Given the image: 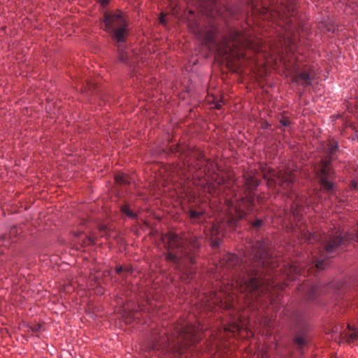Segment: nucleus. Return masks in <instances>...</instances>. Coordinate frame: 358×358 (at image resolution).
<instances>
[{
  "mask_svg": "<svg viewBox=\"0 0 358 358\" xmlns=\"http://www.w3.org/2000/svg\"><path fill=\"white\" fill-rule=\"evenodd\" d=\"M162 241L169 250L166 260L177 264L178 268L181 270L182 278H189L193 274L194 268L188 264L192 265L194 263L193 250L201 245V239L196 236H192L187 243L186 238L170 232L162 236Z\"/></svg>",
  "mask_w": 358,
  "mask_h": 358,
  "instance_id": "f257e3e1",
  "label": "nucleus"
},
{
  "mask_svg": "<svg viewBox=\"0 0 358 358\" xmlns=\"http://www.w3.org/2000/svg\"><path fill=\"white\" fill-rule=\"evenodd\" d=\"M245 48L241 42L238 32H232L229 38H224L217 47V52L227 61V64L236 71L245 63Z\"/></svg>",
  "mask_w": 358,
  "mask_h": 358,
  "instance_id": "f03ea898",
  "label": "nucleus"
},
{
  "mask_svg": "<svg viewBox=\"0 0 358 358\" xmlns=\"http://www.w3.org/2000/svg\"><path fill=\"white\" fill-rule=\"evenodd\" d=\"M245 280L243 279L241 281L237 280L236 281V287L240 285V292H243L245 290V287L242 285L245 283ZM235 287L234 284L231 286H227L223 287L222 285L220 286V290L218 292L210 294L209 296H206L205 301H203L204 305L208 308L209 310H213L215 307L230 309L234 308V297L232 292V288Z\"/></svg>",
  "mask_w": 358,
  "mask_h": 358,
  "instance_id": "7ed1b4c3",
  "label": "nucleus"
},
{
  "mask_svg": "<svg viewBox=\"0 0 358 358\" xmlns=\"http://www.w3.org/2000/svg\"><path fill=\"white\" fill-rule=\"evenodd\" d=\"M296 14L295 6L293 3V1L289 2L287 5H285V3H282V5L280 7V10L275 11V13H271V15H276L280 21H282L285 24V30L286 32V35L284 37V43L280 45L282 48L285 45V48L287 46H289V49L291 52L293 51L294 47L295 45V34H292L293 24L292 20H289L288 18L290 17H294Z\"/></svg>",
  "mask_w": 358,
  "mask_h": 358,
  "instance_id": "20e7f679",
  "label": "nucleus"
},
{
  "mask_svg": "<svg viewBox=\"0 0 358 358\" xmlns=\"http://www.w3.org/2000/svg\"><path fill=\"white\" fill-rule=\"evenodd\" d=\"M103 22L104 30L112 34L118 43L124 41L127 24L120 13H106Z\"/></svg>",
  "mask_w": 358,
  "mask_h": 358,
  "instance_id": "39448f33",
  "label": "nucleus"
},
{
  "mask_svg": "<svg viewBox=\"0 0 358 358\" xmlns=\"http://www.w3.org/2000/svg\"><path fill=\"white\" fill-rule=\"evenodd\" d=\"M254 259L258 266L262 268L270 269L277 266V264L270 252L268 246L263 241H258L252 246Z\"/></svg>",
  "mask_w": 358,
  "mask_h": 358,
  "instance_id": "423d86ee",
  "label": "nucleus"
},
{
  "mask_svg": "<svg viewBox=\"0 0 358 358\" xmlns=\"http://www.w3.org/2000/svg\"><path fill=\"white\" fill-rule=\"evenodd\" d=\"M338 149V145L336 142L329 143L327 153L329 159L328 161L324 162V164L323 165L321 170L322 176L320 178V185L327 192H331L334 190V183L330 180L331 176V169L329 166V163L331 160L335 158V155Z\"/></svg>",
  "mask_w": 358,
  "mask_h": 358,
  "instance_id": "0eeeda50",
  "label": "nucleus"
},
{
  "mask_svg": "<svg viewBox=\"0 0 358 358\" xmlns=\"http://www.w3.org/2000/svg\"><path fill=\"white\" fill-rule=\"evenodd\" d=\"M176 333L180 339V342L185 341H189L192 343L198 342L199 333L203 331V327L199 324H189V322L177 324L175 327Z\"/></svg>",
  "mask_w": 358,
  "mask_h": 358,
  "instance_id": "6e6552de",
  "label": "nucleus"
},
{
  "mask_svg": "<svg viewBox=\"0 0 358 358\" xmlns=\"http://www.w3.org/2000/svg\"><path fill=\"white\" fill-rule=\"evenodd\" d=\"M188 27L189 30L194 33L196 37L201 40L203 43L208 45V43L214 41L215 29L210 28H201L199 24L196 22H192L188 18Z\"/></svg>",
  "mask_w": 358,
  "mask_h": 358,
  "instance_id": "1a4fd4ad",
  "label": "nucleus"
},
{
  "mask_svg": "<svg viewBox=\"0 0 358 358\" xmlns=\"http://www.w3.org/2000/svg\"><path fill=\"white\" fill-rule=\"evenodd\" d=\"M264 178L269 181L273 182L275 185H278L285 189H287L286 193L288 194V196L292 199L294 194L289 192V189L292 187L295 180L294 173L293 171L282 170L281 176H278L276 178H271V176H266V175L264 176Z\"/></svg>",
  "mask_w": 358,
  "mask_h": 358,
  "instance_id": "9d476101",
  "label": "nucleus"
},
{
  "mask_svg": "<svg viewBox=\"0 0 358 358\" xmlns=\"http://www.w3.org/2000/svg\"><path fill=\"white\" fill-rule=\"evenodd\" d=\"M299 66L296 64L293 67V73L290 75L291 81L296 85H301L303 87H307L312 84L313 78L310 73L306 71L299 72Z\"/></svg>",
  "mask_w": 358,
  "mask_h": 358,
  "instance_id": "9b49d317",
  "label": "nucleus"
},
{
  "mask_svg": "<svg viewBox=\"0 0 358 358\" xmlns=\"http://www.w3.org/2000/svg\"><path fill=\"white\" fill-rule=\"evenodd\" d=\"M245 206L244 201H242L241 203H237L232 208L231 213L234 211L235 215L228 217L227 225L229 228L235 229L238 227V221L241 219L244 218L245 215Z\"/></svg>",
  "mask_w": 358,
  "mask_h": 358,
  "instance_id": "f8f14e48",
  "label": "nucleus"
},
{
  "mask_svg": "<svg viewBox=\"0 0 358 358\" xmlns=\"http://www.w3.org/2000/svg\"><path fill=\"white\" fill-rule=\"evenodd\" d=\"M239 263V259L237 255L234 254H227L220 260V264L217 266V272L221 274V270H229L234 268Z\"/></svg>",
  "mask_w": 358,
  "mask_h": 358,
  "instance_id": "ddd939ff",
  "label": "nucleus"
},
{
  "mask_svg": "<svg viewBox=\"0 0 358 358\" xmlns=\"http://www.w3.org/2000/svg\"><path fill=\"white\" fill-rule=\"evenodd\" d=\"M245 317L243 315H238L237 317L234 316L231 317L228 324L224 326V330L225 332H236L240 331L245 329Z\"/></svg>",
  "mask_w": 358,
  "mask_h": 358,
  "instance_id": "4468645a",
  "label": "nucleus"
},
{
  "mask_svg": "<svg viewBox=\"0 0 358 358\" xmlns=\"http://www.w3.org/2000/svg\"><path fill=\"white\" fill-rule=\"evenodd\" d=\"M302 198L299 197V195L295 196V199L291 206V213L293 215L295 220L300 221L303 216L304 208L301 205Z\"/></svg>",
  "mask_w": 358,
  "mask_h": 358,
  "instance_id": "2eb2a0df",
  "label": "nucleus"
},
{
  "mask_svg": "<svg viewBox=\"0 0 358 358\" xmlns=\"http://www.w3.org/2000/svg\"><path fill=\"white\" fill-rule=\"evenodd\" d=\"M224 225V223L217 222L212 226L210 229V237L212 239L211 245L213 248L218 246V240L222 234Z\"/></svg>",
  "mask_w": 358,
  "mask_h": 358,
  "instance_id": "dca6fc26",
  "label": "nucleus"
},
{
  "mask_svg": "<svg viewBox=\"0 0 358 358\" xmlns=\"http://www.w3.org/2000/svg\"><path fill=\"white\" fill-rule=\"evenodd\" d=\"M348 328L349 331H352L351 333L345 332L344 334L341 335L342 341H345L347 343H350L358 339V331L354 329L350 324L348 325Z\"/></svg>",
  "mask_w": 358,
  "mask_h": 358,
  "instance_id": "f3484780",
  "label": "nucleus"
},
{
  "mask_svg": "<svg viewBox=\"0 0 358 358\" xmlns=\"http://www.w3.org/2000/svg\"><path fill=\"white\" fill-rule=\"evenodd\" d=\"M189 217L193 222H199L203 217L204 213L201 210L190 209Z\"/></svg>",
  "mask_w": 358,
  "mask_h": 358,
  "instance_id": "a211bd4d",
  "label": "nucleus"
},
{
  "mask_svg": "<svg viewBox=\"0 0 358 358\" xmlns=\"http://www.w3.org/2000/svg\"><path fill=\"white\" fill-rule=\"evenodd\" d=\"M323 287L321 284H317L313 285L308 292L309 297L311 299H315L317 294H320L323 292Z\"/></svg>",
  "mask_w": 358,
  "mask_h": 358,
  "instance_id": "6ab92c4d",
  "label": "nucleus"
},
{
  "mask_svg": "<svg viewBox=\"0 0 358 358\" xmlns=\"http://www.w3.org/2000/svg\"><path fill=\"white\" fill-rule=\"evenodd\" d=\"M121 211L122 213L125 214L127 217L134 219L136 217V214L130 210L129 206L125 204L121 207Z\"/></svg>",
  "mask_w": 358,
  "mask_h": 358,
  "instance_id": "aec40b11",
  "label": "nucleus"
},
{
  "mask_svg": "<svg viewBox=\"0 0 358 358\" xmlns=\"http://www.w3.org/2000/svg\"><path fill=\"white\" fill-rule=\"evenodd\" d=\"M115 179L116 182L120 185L129 183L127 176L124 173L117 174Z\"/></svg>",
  "mask_w": 358,
  "mask_h": 358,
  "instance_id": "412c9836",
  "label": "nucleus"
},
{
  "mask_svg": "<svg viewBox=\"0 0 358 358\" xmlns=\"http://www.w3.org/2000/svg\"><path fill=\"white\" fill-rule=\"evenodd\" d=\"M305 236L306 237L307 241L310 243H312L313 241H320V239L322 238L318 235L315 234H312L310 233L305 234Z\"/></svg>",
  "mask_w": 358,
  "mask_h": 358,
  "instance_id": "4be33fe9",
  "label": "nucleus"
},
{
  "mask_svg": "<svg viewBox=\"0 0 358 358\" xmlns=\"http://www.w3.org/2000/svg\"><path fill=\"white\" fill-rule=\"evenodd\" d=\"M118 59L122 62L127 63V53L122 50H119Z\"/></svg>",
  "mask_w": 358,
  "mask_h": 358,
  "instance_id": "5701e85b",
  "label": "nucleus"
},
{
  "mask_svg": "<svg viewBox=\"0 0 358 358\" xmlns=\"http://www.w3.org/2000/svg\"><path fill=\"white\" fill-rule=\"evenodd\" d=\"M99 231L101 236L108 237L110 236L109 230L108 229V227L106 225L100 226Z\"/></svg>",
  "mask_w": 358,
  "mask_h": 358,
  "instance_id": "b1692460",
  "label": "nucleus"
},
{
  "mask_svg": "<svg viewBox=\"0 0 358 358\" xmlns=\"http://www.w3.org/2000/svg\"><path fill=\"white\" fill-rule=\"evenodd\" d=\"M94 238L92 236H87L85 240L83 241L82 246H87L94 243Z\"/></svg>",
  "mask_w": 358,
  "mask_h": 358,
  "instance_id": "393cba45",
  "label": "nucleus"
},
{
  "mask_svg": "<svg viewBox=\"0 0 358 358\" xmlns=\"http://www.w3.org/2000/svg\"><path fill=\"white\" fill-rule=\"evenodd\" d=\"M213 101L215 104L214 108L217 110L220 109L222 108V105L224 104V101L222 99H215L214 98Z\"/></svg>",
  "mask_w": 358,
  "mask_h": 358,
  "instance_id": "a878e982",
  "label": "nucleus"
},
{
  "mask_svg": "<svg viewBox=\"0 0 358 358\" xmlns=\"http://www.w3.org/2000/svg\"><path fill=\"white\" fill-rule=\"evenodd\" d=\"M294 342L299 346H303L306 345V339L302 336H297L294 339Z\"/></svg>",
  "mask_w": 358,
  "mask_h": 358,
  "instance_id": "bb28decb",
  "label": "nucleus"
},
{
  "mask_svg": "<svg viewBox=\"0 0 358 358\" xmlns=\"http://www.w3.org/2000/svg\"><path fill=\"white\" fill-rule=\"evenodd\" d=\"M116 273L120 274L122 271L127 273V274L130 273L131 271L129 269L124 268L122 266H117L115 268Z\"/></svg>",
  "mask_w": 358,
  "mask_h": 358,
  "instance_id": "cd10ccee",
  "label": "nucleus"
},
{
  "mask_svg": "<svg viewBox=\"0 0 358 358\" xmlns=\"http://www.w3.org/2000/svg\"><path fill=\"white\" fill-rule=\"evenodd\" d=\"M263 221L261 219H257L256 221L252 223V225L255 228H259L262 225Z\"/></svg>",
  "mask_w": 358,
  "mask_h": 358,
  "instance_id": "c85d7f7f",
  "label": "nucleus"
},
{
  "mask_svg": "<svg viewBox=\"0 0 358 358\" xmlns=\"http://www.w3.org/2000/svg\"><path fill=\"white\" fill-rule=\"evenodd\" d=\"M280 123L281 124H282L283 126L285 127H287V126H289V121L288 120H280Z\"/></svg>",
  "mask_w": 358,
  "mask_h": 358,
  "instance_id": "c756f323",
  "label": "nucleus"
},
{
  "mask_svg": "<svg viewBox=\"0 0 358 358\" xmlns=\"http://www.w3.org/2000/svg\"><path fill=\"white\" fill-rule=\"evenodd\" d=\"M294 271L296 273H298L300 275H305L304 273H305V271H301V270H299L297 268L294 267Z\"/></svg>",
  "mask_w": 358,
  "mask_h": 358,
  "instance_id": "7c9ffc66",
  "label": "nucleus"
},
{
  "mask_svg": "<svg viewBox=\"0 0 358 358\" xmlns=\"http://www.w3.org/2000/svg\"><path fill=\"white\" fill-rule=\"evenodd\" d=\"M109 0H100V3L102 6H106L108 3Z\"/></svg>",
  "mask_w": 358,
  "mask_h": 358,
  "instance_id": "2f4dec72",
  "label": "nucleus"
},
{
  "mask_svg": "<svg viewBox=\"0 0 358 358\" xmlns=\"http://www.w3.org/2000/svg\"><path fill=\"white\" fill-rule=\"evenodd\" d=\"M233 312H234V314H235V315H234L232 316V317H233L234 316H236V317H237L238 315H242V313H239V311H238V310H236V312H235V310H233Z\"/></svg>",
  "mask_w": 358,
  "mask_h": 358,
  "instance_id": "473e14b6",
  "label": "nucleus"
},
{
  "mask_svg": "<svg viewBox=\"0 0 358 358\" xmlns=\"http://www.w3.org/2000/svg\"><path fill=\"white\" fill-rule=\"evenodd\" d=\"M160 22L164 23V16L162 15L159 18Z\"/></svg>",
  "mask_w": 358,
  "mask_h": 358,
  "instance_id": "72a5a7b5",
  "label": "nucleus"
},
{
  "mask_svg": "<svg viewBox=\"0 0 358 358\" xmlns=\"http://www.w3.org/2000/svg\"><path fill=\"white\" fill-rule=\"evenodd\" d=\"M274 10L273 9H270V8H266V13H272L273 12Z\"/></svg>",
  "mask_w": 358,
  "mask_h": 358,
  "instance_id": "f704fd0d",
  "label": "nucleus"
},
{
  "mask_svg": "<svg viewBox=\"0 0 358 358\" xmlns=\"http://www.w3.org/2000/svg\"><path fill=\"white\" fill-rule=\"evenodd\" d=\"M247 47H248V49L250 48V43H249V39L248 38V45H247Z\"/></svg>",
  "mask_w": 358,
  "mask_h": 358,
  "instance_id": "c9c22d12",
  "label": "nucleus"
},
{
  "mask_svg": "<svg viewBox=\"0 0 358 358\" xmlns=\"http://www.w3.org/2000/svg\"><path fill=\"white\" fill-rule=\"evenodd\" d=\"M271 50H272L273 52H275V48H274L271 47Z\"/></svg>",
  "mask_w": 358,
  "mask_h": 358,
  "instance_id": "e433bc0d",
  "label": "nucleus"
},
{
  "mask_svg": "<svg viewBox=\"0 0 358 358\" xmlns=\"http://www.w3.org/2000/svg\"><path fill=\"white\" fill-rule=\"evenodd\" d=\"M80 234H81V232H79L78 234H76V236H78Z\"/></svg>",
  "mask_w": 358,
  "mask_h": 358,
  "instance_id": "4c0bfd02",
  "label": "nucleus"
},
{
  "mask_svg": "<svg viewBox=\"0 0 358 358\" xmlns=\"http://www.w3.org/2000/svg\"><path fill=\"white\" fill-rule=\"evenodd\" d=\"M189 14H190V15H192V14H193V11H192V10H189Z\"/></svg>",
  "mask_w": 358,
  "mask_h": 358,
  "instance_id": "58836bf2",
  "label": "nucleus"
},
{
  "mask_svg": "<svg viewBox=\"0 0 358 358\" xmlns=\"http://www.w3.org/2000/svg\"><path fill=\"white\" fill-rule=\"evenodd\" d=\"M247 4H248V6L250 4V2H249V0H248Z\"/></svg>",
  "mask_w": 358,
  "mask_h": 358,
  "instance_id": "ea45409f",
  "label": "nucleus"
},
{
  "mask_svg": "<svg viewBox=\"0 0 358 358\" xmlns=\"http://www.w3.org/2000/svg\"><path fill=\"white\" fill-rule=\"evenodd\" d=\"M249 284H250V283H249V281L248 280V284H247L248 289L249 288V285H250Z\"/></svg>",
  "mask_w": 358,
  "mask_h": 358,
  "instance_id": "a19ab883",
  "label": "nucleus"
},
{
  "mask_svg": "<svg viewBox=\"0 0 358 358\" xmlns=\"http://www.w3.org/2000/svg\"><path fill=\"white\" fill-rule=\"evenodd\" d=\"M249 177L248 176V178H247V180H248V183L249 182Z\"/></svg>",
  "mask_w": 358,
  "mask_h": 358,
  "instance_id": "79ce46f5",
  "label": "nucleus"
},
{
  "mask_svg": "<svg viewBox=\"0 0 358 358\" xmlns=\"http://www.w3.org/2000/svg\"><path fill=\"white\" fill-rule=\"evenodd\" d=\"M352 187L355 188L356 185L355 184H352Z\"/></svg>",
  "mask_w": 358,
  "mask_h": 358,
  "instance_id": "37998d69",
  "label": "nucleus"
},
{
  "mask_svg": "<svg viewBox=\"0 0 358 358\" xmlns=\"http://www.w3.org/2000/svg\"><path fill=\"white\" fill-rule=\"evenodd\" d=\"M293 59H294L293 58H291V59H290V60H291V61H290V62H292V60H293Z\"/></svg>",
  "mask_w": 358,
  "mask_h": 358,
  "instance_id": "c03bdc74",
  "label": "nucleus"
},
{
  "mask_svg": "<svg viewBox=\"0 0 358 358\" xmlns=\"http://www.w3.org/2000/svg\"><path fill=\"white\" fill-rule=\"evenodd\" d=\"M357 102H358V101H357Z\"/></svg>",
  "mask_w": 358,
  "mask_h": 358,
  "instance_id": "a18cd8bd",
  "label": "nucleus"
}]
</instances>
